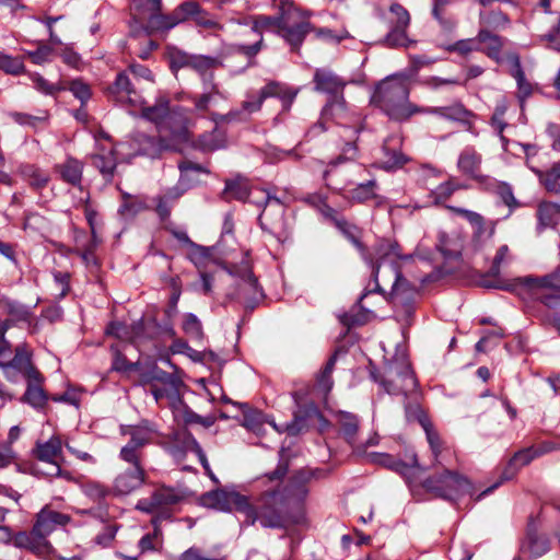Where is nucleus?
<instances>
[{
  "label": "nucleus",
  "mask_w": 560,
  "mask_h": 560,
  "mask_svg": "<svg viewBox=\"0 0 560 560\" xmlns=\"http://www.w3.org/2000/svg\"><path fill=\"white\" fill-rule=\"evenodd\" d=\"M518 287L528 288L533 292L550 290V294L541 295V301L548 307H556L560 301V266L552 272L542 277H523L515 279L512 283L498 285L502 290L516 292Z\"/></svg>",
  "instance_id": "nucleus-6"
},
{
  "label": "nucleus",
  "mask_w": 560,
  "mask_h": 560,
  "mask_svg": "<svg viewBox=\"0 0 560 560\" xmlns=\"http://www.w3.org/2000/svg\"><path fill=\"white\" fill-rule=\"evenodd\" d=\"M408 78L404 74H395L380 83L372 96V101L378 105L390 118L404 120L412 114L422 112L409 101Z\"/></svg>",
  "instance_id": "nucleus-4"
},
{
  "label": "nucleus",
  "mask_w": 560,
  "mask_h": 560,
  "mask_svg": "<svg viewBox=\"0 0 560 560\" xmlns=\"http://www.w3.org/2000/svg\"><path fill=\"white\" fill-rule=\"evenodd\" d=\"M285 472V468L279 467L266 476L273 485V489L264 492L258 500L256 517L262 527H282L284 514L293 509H300L308 494V490L302 485L280 487V480Z\"/></svg>",
  "instance_id": "nucleus-2"
},
{
  "label": "nucleus",
  "mask_w": 560,
  "mask_h": 560,
  "mask_svg": "<svg viewBox=\"0 0 560 560\" xmlns=\"http://www.w3.org/2000/svg\"><path fill=\"white\" fill-rule=\"evenodd\" d=\"M539 226L552 228L560 220V207L552 202H542L538 208Z\"/></svg>",
  "instance_id": "nucleus-34"
},
{
  "label": "nucleus",
  "mask_w": 560,
  "mask_h": 560,
  "mask_svg": "<svg viewBox=\"0 0 560 560\" xmlns=\"http://www.w3.org/2000/svg\"><path fill=\"white\" fill-rule=\"evenodd\" d=\"M436 248L447 258L456 257L463 248V240L457 234L450 235L444 231H440Z\"/></svg>",
  "instance_id": "nucleus-26"
},
{
  "label": "nucleus",
  "mask_w": 560,
  "mask_h": 560,
  "mask_svg": "<svg viewBox=\"0 0 560 560\" xmlns=\"http://www.w3.org/2000/svg\"><path fill=\"white\" fill-rule=\"evenodd\" d=\"M83 492L91 499L98 501L108 494V489L98 482H88L83 487Z\"/></svg>",
  "instance_id": "nucleus-58"
},
{
  "label": "nucleus",
  "mask_w": 560,
  "mask_h": 560,
  "mask_svg": "<svg viewBox=\"0 0 560 560\" xmlns=\"http://www.w3.org/2000/svg\"><path fill=\"white\" fill-rule=\"evenodd\" d=\"M93 164L104 175H112L116 167V159L113 151H108L106 154H95L93 156Z\"/></svg>",
  "instance_id": "nucleus-47"
},
{
  "label": "nucleus",
  "mask_w": 560,
  "mask_h": 560,
  "mask_svg": "<svg viewBox=\"0 0 560 560\" xmlns=\"http://www.w3.org/2000/svg\"><path fill=\"white\" fill-rule=\"evenodd\" d=\"M224 147V139L221 131L214 129L209 135L200 137L198 148L203 151H214Z\"/></svg>",
  "instance_id": "nucleus-42"
},
{
  "label": "nucleus",
  "mask_w": 560,
  "mask_h": 560,
  "mask_svg": "<svg viewBox=\"0 0 560 560\" xmlns=\"http://www.w3.org/2000/svg\"><path fill=\"white\" fill-rule=\"evenodd\" d=\"M311 13L307 11L299 10L290 0H280V16L271 19L268 16H260L257 19L255 26L262 30L276 31L291 47L292 49L299 48L304 37L311 31L315 32L316 37L327 42H340L349 37L346 30L340 31L338 34L329 28H313L307 22Z\"/></svg>",
  "instance_id": "nucleus-1"
},
{
  "label": "nucleus",
  "mask_w": 560,
  "mask_h": 560,
  "mask_svg": "<svg viewBox=\"0 0 560 560\" xmlns=\"http://www.w3.org/2000/svg\"><path fill=\"white\" fill-rule=\"evenodd\" d=\"M225 191L231 197L238 200H245L249 196L248 186L243 180H234L226 183Z\"/></svg>",
  "instance_id": "nucleus-52"
},
{
  "label": "nucleus",
  "mask_w": 560,
  "mask_h": 560,
  "mask_svg": "<svg viewBox=\"0 0 560 560\" xmlns=\"http://www.w3.org/2000/svg\"><path fill=\"white\" fill-rule=\"evenodd\" d=\"M182 328L190 338L200 340L203 337L200 319L192 313H187L183 317Z\"/></svg>",
  "instance_id": "nucleus-40"
},
{
  "label": "nucleus",
  "mask_w": 560,
  "mask_h": 560,
  "mask_svg": "<svg viewBox=\"0 0 560 560\" xmlns=\"http://www.w3.org/2000/svg\"><path fill=\"white\" fill-rule=\"evenodd\" d=\"M215 95H220V92L215 85H212L211 91L206 92L198 97V100L195 103L196 109H198V110L208 109L209 105L212 103L213 97Z\"/></svg>",
  "instance_id": "nucleus-64"
},
{
  "label": "nucleus",
  "mask_w": 560,
  "mask_h": 560,
  "mask_svg": "<svg viewBox=\"0 0 560 560\" xmlns=\"http://www.w3.org/2000/svg\"><path fill=\"white\" fill-rule=\"evenodd\" d=\"M345 101L342 97L336 98L330 102L323 110V118L328 116L340 118L341 114L345 112Z\"/></svg>",
  "instance_id": "nucleus-60"
},
{
  "label": "nucleus",
  "mask_w": 560,
  "mask_h": 560,
  "mask_svg": "<svg viewBox=\"0 0 560 560\" xmlns=\"http://www.w3.org/2000/svg\"><path fill=\"white\" fill-rule=\"evenodd\" d=\"M464 188L463 185L454 180H447L440 184L433 191L432 196L435 202H443L447 200L456 190Z\"/></svg>",
  "instance_id": "nucleus-46"
},
{
  "label": "nucleus",
  "mask_w": 560,
  "mask_h": 560,
  "mask_svg": "<svg viewBox=\"0 0 560 560\" xmlns=\"http://www.w3.org/2000/svg\"><path fill=\"white\" fill-rule=\"evenodd\" d=\"M9 116L21 126L36 127L47 120V116H33L25 113L12 112Z\"/></svg>",
  "instance_id": "nucleus-51"
},
{
  "label": "nucleus",
  "mask_w": 560,
  "mask_h": 560,
  "mask_svg": "<svg viewBox=\"0 0 560 560\" xmlns=\"http://www.w3.org/2000/svg\"><path fill=\"white\" fill-rule=\"evenodd\" d=\"M380 18L387 24L389 31L384 43L389 47H407L411 42L406 35L410 23L408 11L399 3H390L387 9L378 10Z\"/></svg>",
  "instance_id": "nucleus-7"
},
{
  "label": "nucleus",
  "mask_w": 560,
  "mask_h": 560,
  "mask_svg": "<svg viewBox=\"0 0 560 560\" xmlns=\"http://www.w3.org/2000/svg\"><path fill=\"white\" fill-rule=\"evenodd\" d=\"M383 152L384 159L381 162V167L386 171L396 170L408 162V158L405 154L400 151L389 149L387 145L383 148Z\"/></svg>",
  "instance_id": "nucleus-39"
},
{
  "label": "nucleus",
  "mask_w": 560,
  "mask_h": 560,
  "mask_svg": "<svg viewBox=\"0 0 560 560\" xmlns=\"http://www.w3.org/2000/svg\"><path fill=\"white\" fill-rule=\"evenodd\" d=\"M203 506L221 512H231L233 509L243 513L247 525L257 522L256 508L250 503L249 497L240 493L235 489H217L201 497Z\"/></svg>",
  "instance_id": "nucleus-5"
},
{
  "label": "nucleus",
  "mask_w": 560,
  "mask_h": 560,
  "mask_svg": "<svg viewBox=\"0 0 560 560\" xmlns=\"http://www.w3.org/2000/svg\"><path fill=\"white\" fill-rule=\"evenodd\" d=\"M132 5L139 24L147 23L150 16L161 11V0H132Z\"/></svg>",
  "instance_id": "nucleus-32"
},
{
  "label": "nucleus",
  "mask_w": 560,
  "mask_h": 560,
  "mask_svg": "<svg viewBox=\"0 0 560 560\" xmlns=\"http://www.w3.org/2000/svg\"><path fill=\"white\" fill-rule=\"evenodd\" d=\"M0 70L8 74L18 75L24 72L22 59L0 51Z\"/></svg>",
  "instance_id": "nucleus-41"
},
{
  "label": "nucleus",
  "mask_w": 560,
  "mask_h": 560,
  "mask_svg": "<svg viewBox=\"0 0 560 560\" xmlns=\"http://www.w3.org/2000/svg\"><path fill=\"white\" fill-rule=\"evenodd\" d=\"M119 457L131 465V468H142L140 465V448L129 442L121 447Z\"/></svg>",
  "instance_id": "nucleus-50"
},
{
  "label": "nucleus",
  "mask_w": 560,
  "mask_h": 560,
  "mask_svg": "<svg viewBox=\"0 0 560 560\" xmlns=\"http://www.w3.org/2000/svg\"><path fill=\"white\" fill-rule=\"evenodd\" d=\"M161 141L160 147L162 150L184 151L189 141V133L186 127L171 128L166 130V126L160 129Z\"/></svg>",
  "instance_id": "nucleus-18"
},
{
  "label": "nucleus",
  "mask_w": 560,
  "mask_h": 560,
  "mask_svg": "<svg viewBox=\"0 0 560 560\" xmlns=\"http://www.w3.org/2000/svg\"><path fill=\"white\" fill-rule=\"evenodd\" d=\"M447 208L454 213L465 218L475 229L472 243L476 249H481L483 247L482 242L489 241L492 237L493 230H486L485 220L481 214L459 207L448 206Z\"/></svg>",
  "instance_id": "nucleus-15"
},
{
  "label": "nucleus",
  "mask_w": 560,
  "mask_h": 560,
  "mask_svg": "<svg viewBox=\"0 0 560 560\" xmlns=\"http://www.w3.org/2000/svg\"><path fill=\"white\" fill-rule=\"evenodd\" d=\"M481 165V155L474 149H465L458 158L457 167L466 176L476 179L479 183H483L486 176L479 174Z\"/></svg>",
  "instance_id": "nucleus-20"
},
{
  "label": "nucleus",
  "mask_w": 560,
  "mask_h": 560,
  "mask_svg": "<svg viewBox=\"0 0 560 560\" xmlns=\"http://www.w3.org/2000/svg\"><path fill=\"white\" fill-rule=\"evenodd\" d=\"M125 433L130 435L129 443L140 450L145 445L153 443L155 439L160 436V432L156 427L149 421H143L139 425L131 427L129 431Z\"/></svg>",
  "instance_id": "nucleus-22"
},
{
  "label": "nucleus",
  "mask_w": 560,
  "mask_h": 560,
  "mask_svg": "<svg viewBox=\"0 0 560 560\" xmlns=\"http://www.w3.org/2000/svg\"><path fill=\"white\" fill-rule=\"evenodd\" d=\"M316 90L326 93H337L343 88L342 81L334 73L325 70H317L314 75Z\"/></svg>",
  "instance_id": "nucleus-30"
},
{
  "label": "nucleus",
  "mask_w": 560,
  "mask_h": 560,
  "mask_svg": "<svg viewBox=\"0 0 560 560\" xmlns=\"http://www.w3.org/2000/svg\"><path fill=\"white\" fill-rule=\"evenodd\" d=\"M0 368L4 376L11 382H16L20 377L38 378V372L31 365L30 352L24 345L15 348V355L11 361L0 362Z\"/></svg>",
  "instance_id": "nucleus-11"
},
{
  "label": "nucleus",
  "mask_w": 560,
  "mask_h": 560,
  "mask_svg": "<svg viewBox=\"0 0 560 560\" xmlns=\"http://www.w3.org/2000/svg\"><path fill=\"white\" fill-rule=\"evenodd\" d=\"M338 422L346 439L351 442L358 430V419L355 416L348 412L338 413Z\"/></svg>",
  "instance_id": "nucleus-43"
},
{
  "label": "nucleus",
  "mask_w": 560,
  "mask_h": 560,
  "mask_svg": "<svg viewBox=\"0 0 560 560\" xmlns=\"http://www.w3.org/2000/svg\"><path fill=\"white\" fill-rule=\"evenodd\" d=\"M152 395L155 401H159L160 399L167 397L173 406H175V404L182 405V400L179 399V396L175 388H153Z\"/></svg>",
  "instance_id": "nucleus-62"
},
{
  "label": "nucleus",
  "mask_w": 560,
  "mask_h": 560,
  "mask_svg": "<svg viewBox=\"0 0 560 560\" xmlns=\"http://www.w3.org/2000/svg\"><path fill=\"white\" fill-rule=\"evenodd\" d=\"M406 415L408 420L415 418L419 421V423L421 424L425 432L427 440L432 450V453L434 454V456H438L440 453L441 441L439 434L433 430L430 421L423 415L422 410L419 407H415L413 410L411 408H407Z\"/></svg>",
  "instance_id": "nucleus-23"
},
{
  "label": "nucleus",
  "mask_w": 560,
  "mask_h": 560,
  "mask_svg": "<svg viewBox=\"0 0 560 560\" xmlns=\"http://www.w3.org/2000/svg\"><path fill=\"white\" fill-rule=\"evenodd\" d=\"M61 177L72 184L78 185L82 178V164L78 160L68 159L62 165L59 166Z\"/></svg>",
  "instance_id": "nucleus-38"
},
{
  "label": "nucleus",
  "mask_w": 560,
  "mask_h": 560,
  "mask_svg": "<svg viewBox=\"0 0 560 560\" xmlns=\"http://www.w3.org/2000/svg\"><path fill=\"white\" fill-rule=\"evenodd\" d=\"M298 95V90L291 89L285 84L278 82H270L264 86L257 97L254 100H246L243 103V108L248 113H254L260 109L262 102L267 97H278L282 102V106L288 110Z\"/></svg>",
  "instance_id": "nucleus-10"
},
{
  "label": "nucleus",
  "mask_w": 560,
  "mask_h": 560,
  "mask_svg": "<svg viewBox=\"0 0 560 560\" xmlns=\"http://www.w3.org/2000/svg\"><path fill=\"white\" fill-rule=\"evenodd\" d=\"M424 487L448 500H455L471 490V485L465 477L450 470H445L438 477L429 478L425 480Z\"/></svg>",
  "instance_id": "nucleus-9"
},
{
  "label": "nucleus",
  "mask_w": 560,
  "mask_h": 560,
  "mask_svg": "<svg viewBox=\"0 0 560 560\" xmlns=\"http://www.w3.org/2000/svg\"><path fill=\"white\" fill-rule=\"evenodd\" d=\"M14 546L19 548H28L34 553L39 556H47L51 551V546L47 540H42L37 536H33V530L31 534H26L24 532L18 533L12 538Z\"/></svg>",
  "instance_id": "nucleus-24"
},
{
  "label": "nucleus",
  "mask_w": 560,
  "mask_h": 560,
  "mask_svg": "<svg viewBox=\"0 0 560 560\" xmlns=\"http://www.w3.org/2000/svg\"><path fill=\"white\" fill-rule=\"evenodd\" d=\"M525 155H526V163L528 167L539 177L542 178V172L539 170V167L535 164L534 159L536 155H538V148L530 144H523L522 145Z\"/></svg>",
  "instance_id": "nucleus-59"
},
{
  "label": "nucleus",
  "mask_w": 560,
  "mask_h": 560,
  "mask_svg": "<svg viewBox=\"0 0 560 560\" xmlns=\"http://www.w3.org/2000/svg\"><path fill=\"white\" fill-rule=\"evenodd\" d=\"M513 61V77L517 82L518 92L522 98L527 97L532 93L530 84L525 80L524 72L521 68V62L517 56L512 57Z\"/></svg>",
  "instance_id": "nucleus-45"
},
{
  "label": "nucleus",
  "mask_w": 560,
  "mask_h": 560,
  "mask_svg": "<svg viewBox=\"0 0 560 560\" xmlns=\"http://www.w3.org/2000/svg\"><path fill=\"white\" fill-rule=\"evenodd\" d=\"M376 261H370L372 272L377 284L380 281L392 284V298L396 305L404 303L416 292L415 288L401 277L399 268L410 261L418 252L412 255H402L397 243L382 242L375 248Z\"/></svg>",
  "instance_id": "nucleus-3"
},
{
  "label": "nucleus",
  "mask_w": 560,
  "mask_h": 560,
  "mask_svg": "<svg viewBox=\"0 0 560 560\" xmlns=\"http://www.w3.org/2000/svg\"><path fill=\"white\" fill-rule=\"evenodd\" d=\"M152 395L155 401H159L160 399L167 397L173 406H175V404L182 405V400L179 399V396L175 388H153Z\"/></svg>",
  "instance_id": "nucleus-61"
},
{
  "label": "nucleus",
  "mask_w": 560,
  "mask_h": 560,
  "mask_svg": "<svg viewBox=\"0 0 560 560\" xmlns=\"http://www.w3.org/2000/svg\"><path fill=\"white\" fill-rule=\"evenodd\" d=\"M3 307L15 320H26L31 316V310L27 306L14 301H4Z\"/></svg>",
  "instance_id": "nucleus-49"
},
{
  "label": "nucleus",
  "mask_w": 560,
  "mask_h": 560,
  "mask_svg": "<svg viewBox=\"0 0 560 560\" xmlns=\"http://www.w3.org/2000/svg\"><path fill=\"white\" fill-rule=\"evenodd\" d=\"M145 480L143 468H128L119 472L113 482V492L117 495H127L140 488Z\"/></svg>",
  "instance_id": "nucleus-13"
},
{
  "label": "nucleus",
  "mask_w": 560,
  "mask_h": 560,
  "mask_svg": "<svg viewBox=\"0 0 560 560\" xmlns=\"http://www.w3.org/2000/svg\"><path fill=\"white\" fill-rule=\"evenodd\" d=\"M135 107H140L142 116L158 125H171L175 120V113L172 115L168 113L166 102H161L151 107H143V102L141 101V105L137 103Z\"/></svg>",
  "instance_id": "nucleus-25"
},
{
  "label": "nucleus",
  "mask_w": 560,
  "mask_h": 560,
  "mask_svg": "<svg viewBox=\"0 0 560 560\" xmlns=\"http://www.w3.org/2000/svg\"><path fill=\"white\" fill-rule=\"evenodd\" d=\"M237 406L242 408L244 412L243 425L257 435L262 434V427L265 423L262 415L258 411L249 410L247 405L237 404Z\"/></svg>",
  "instance_id": "nucleus-37"
},
{
  "label": "nucleus",
  "mask_w": 560,
  "mask_h": 560,
  "mask_svg": "<svg viewBox=\"0 0 560 560\" xmlns=\"http://www.w3.org/2000/svg\"><path fill=\"white\" fill-rule=\"evenodd\" d=\"M109 93L117 102L127 103L132 107L136 106L137 103L141 105V98L132 89L130 79L125 72L117 75L114 84L109 88Z\"/></svg>",
  "instance_id": "nucleus-17"
},
{
  "label": "nucleus",
  "mask_w": 560,
  "mask_h": 560,
  "mask_svg": "<svg viewBox=\"0 0 560 560\" xmlns=\"http://www.w3.org/2000/svg\"><path fill=\"white\" fill-rule=\"evenodd\" d=\"M70 521L67 514L56 512L48 506L43 508L36 517V523L33 526V536H37L42 540L57 529L58 526H63Z\"/></svg>",
  "instance_id": "nucleus-12"
},
{
  "label": "nucleus",
  "mask_w": 560,
  "mask_h": 560,
  "mask_svg": "<svg viewBox=\"0 0 560 560\" xmlns=\"http://www.w3.org/2000/svg\"><path fill=\"white\" fill-rule=\"evenodd\" d=\"M335 223H336V226L342 232V234L349 241H351L359 249L362 250V245L358 238L359 230L354 225L348 223L345 220H335Z\"/></svg>",
  "instance_id": "nucleus-54"
},
{
  "label": "nucleus",
  "mask_w": 560,
  "mask_h": 560,
  "mask_svg": "<svg viewBox=\"0 0 560 560\" xmlns=\"http://www.w3.org/2000/svg\"><path fill=\"white\" fill-rule=\"evenodd\" d=\"M201 11L200 7L196 2H184L176 10L175 13L179 18V22H184L188 19H195L196 15Z\"/></svg>",
  "instance_id": "nucleus-55"
},
{
  "label": "nucleus",
  "mask_w": 560,
  "mask_h": 560,
  "mask_svg": "<svg viewBox=\"0 0 560 560\" xmlns=\"http://www.w3.org/2000/svg\"><path fill=\"white\" fill-rule=\"evenodd\" d=\"M52 48L49 46H40L35 51H30L28 56L31 60L36 65H42L50 60Z\"/></svg>",
  "instance_id": "nucleus-63"
},
{
  "label": "nucleus",
  "mask_w": 560,
  "mask_h": 560,
  "mask_svg": "<svg viewBox=\"0 0 560 560\" xmlns=\"http://www.w3.org/2000/svg\"><path fill=\"white\" fill-rule=\"evenodd\" d=\"M191 248V252L189 254V258L192 261V264L198 268H203L207 266V260L210 257V252L208 248L191 244L189 246Z\"/></svg>",
  "instance_id": "nucleus-53"
},
{
  "label": "nucleus",
  "mask_w": 560,
  "mask_h": 560,
  "mask_svg": "<svg viewBox=\"0 0 560 560\" xmlns=\"http://www.w3.org/2000/svg\"><path fill=\"white\" fill-rule=\"evenodd\" d=\"M422 112L434 114L451 120L465 122L469 121V118L472 116V114L469 110H467L462 104H453L451 106L444 107H433L429 109H422Z\"/></svg>",
  "instance_id": "nucleus-29"
},
{
  "label": "nucleus",
  "mask_w": 560,
  "mask_h": 560,
  "mask_svg": "<svg viewBox=\"0 0 560 560\" xmlns=\"http://www.w3.org/2000/svg\"><path fill=\"white\" fill-rule=\"evenodd\" d=\"M524 548L533 557H540L546 553L549 549L548 540L544 537L529 536L528 540L524 545Z\"/></svg>",
  "instance_id": "nucleus-48"
},
{
  "label": "nucleus",
  "mask_w": 560,
  "mask_h": 560,
  "mask_svg": "<svg viewBox=\"0 0 560 560\" xmlns=\"http://www.w3.org/2000/svg\"><path fill=\"white\" fill-rule=\"evenodd\" d=\"M31 79L34 82L35 89L45 95H55L66 89L61 81L57 83H49L45 78L37 73L32 74Z\"/></svg>",
  "instance_id": "nucleus-44"
},
{
  "label": "nucleus",
  "mask_w": 560,
  "mask_h": 560,
  "mask_svg": "<svg viewBox=\"0 0 560 560\" xmlns=\"http://www.w3.org/2000/svg\"><path fill=\"white\" fill-rule=\"evenodd\" d=\"M179 23V18L176 15L175 11L168 15H163L158 12L150 16L149 21L143 26L148 33L167 32Z\"/></svg>",
  "instance_id": "nucleus-28"
},
{
  "label": "nucleus",
  "mask_w": 560,
  "mask_h": 560,
  "mask_svg": "<svg viewBox=\"0 0 560 560\" xmlns=\"http://www.w3.org/2000/svg\"><path fill=\"white\" fill-rule=\"evenodd\" d=\"M62 454V442L58 435H51L47 441H37L34 455L37 459L51 464H58L57 459Z\"/></svg>",
  "instance_id": "nucleus-19"
},
{
  "label": "nucleus",
  "mask_w": 560,
  "mask_h": 560,
  "mask_svg": "<svg viewBox=\"0 0 560 560\" xmlns=\"http://www.w3.org/2000/svg\"><path fill=\"white\" fill-rule=\"evenodd\" d=\"M171 442L173 444L171 451L174 455H176L177 451L185 453L192 452L198 456V459L205 470L209 469V463L206 454L203 453L196 439L187 430H178L174 432Z\"/></svg>",
  "instance_id": "nucleus-14"
},
{
  "label": "nucleus",
  "mask_w": 560,
  "mask_h": 560,
  "mask_svg": "<svg viewBox=\"0 0 560 560\" xmlns=\"http://www.w3.org/2000/svg\"><path fill=\"white\" fill-rule=\"evenodd\" d=\"M376 182L374 179L358 184L346 191V197L353 202H365L376 197Z\"/></svg>",
  "instance_id": "nucleus-31"
},
{
  "label": "nucleus",
  "mask_w": 560,
  "mask_h": 560,
  "mask_svg": "<svg viewBox=\"0 0 560 560\" xmlns=\"http://www.w3.org/2000/svg\"><path fill=\"white\" fill-rule=\"evenodd\" d=\"M220 65V60L215 57L194 55L189 69L196 71L203 81H207L212 78L213 70Z\"/></svg>",
  "instance_id": "nucleus-27"
},
{
  "label": "nucleus",
  "mask_w": 560,
  "mask_h": 560,
  "mask_svg": "<svg viewBox=\"0 0 560 560\" xmlns=\"http://www.w3.org/2000/svg\"><path fill=\"white\" fill-rule=\"evenodd\" d=\"M166 56L172 71L177 72L179 69L190 68V62L194 55L172 46L167 47Z\"/></svg>",
  "instance_id": "nucleus-36"
},
{
  "label": "nucleus",
  "mask_w": 560,
  "mask_h": 560,
  "mask_svg": "<svg viewBox=\"0 0 560 560\" xmlns=\"http://www.w3.org/2000/svg\"><path fill=\"white\" fill-rule=\"evenodd\" d=\"M547 451L548 450H535L529 447L515 453L503 470L501 479H512L522 467L528 465L534 458L546 453Z\"/></svg>",
  "instance_id": "nucleus-21"
},
{
  "label": "nucleus",
  "mask_w": 560,
  "mask_h": 560,
  "mask_svg": "<svg viewBox=\"0 0 560 560\" xmlns=\"http://www.w3.org/2000/svg\"><path fill=\"white\" fill-rule=\"evenodd\" d=\"M386 373L388 380L384 381L382 385L388 394H406L416 387V378L406 361L405 350L398 352L396 362L388 366Z\"/></svg>",
  "instance_id": "nucleus-8"
},
{
  "label": "nucleus",
  "mask_w": 560,
  "mask_h": 560,
  "mask_svg": "<svg viewBox=\"0 0 560 560\" xmlns=\"http://www.w3.org/2000/svg\"><path fill=\"white\" fill-rule=\"evenodd\" d=\"M69 90L72 92L74 97L81 101L82 104L88 102L91 97L90 86L80 80H74L71 82Z\"/></svg>",
  "instance_id": "nucleus-57"
},
{
  "label": "nucleus",
  "mask_w": 560,
  "mask_h": 560,
  "mask_svg": "<svg viewBox=\"0 0 560 560\" xmlns=\"http://www.w3.org/2000/svg\"><path fill=\"white\" fill-rule=\"evenodd\" d=\"M336 357H332L326 364L325 369L320 373V375L317 378L318 386L325 392L328 393L331 389L332 381H331V373L334 370Z\"/></svg>",
  "instance_id": "nucleus-56"
},
{
  "label": "nucleus",
  "mask_w": 560,
  "mask_h": 560,
  "mask_svg": "<svg viewBox=\"0 0 560 560\" xmlns=\"http://www.w3.org/2000/svg\"><path fill=\"white\" fill-rule=\"evenodd\" d=\"M42 376L38 373V378L28 377L27 378V389L25 393V401L28 402L34 408H42L47 400V396L45 395L43 388L40 387Z\"/></svg>",
  "instance_id": "nucleus-33"
},
{
  "label": "nucleus",
  "mask_w": 560,
  "mask_h": 560,
  "mask_svg": "<svg viewBox=\"0 0 560 560\" xmlns=\"http://www.w3.org/2000/svg\"><path fill=\"white\" fill-rule=\"evenodd\" d=\"M179 500L178 493L171 488L158 489L150 499H141L137 509L145 513H154L164 506L176 503Z\"/></svg>",
  "instance_id": "nucleus-16"
},
{
  "label": "nucleus",
  "mask_w": 560,
  "mask_h": 560,
  "mask_svg": "<svg viewBox=\"0 0 560 560\" xmlns=\"http://www.w3.org/2000/svg\"><path fill=\"white\" fill-rule=\"evenodd\" d=\"M478 42L482 44V49L487 55L495 60L500 59V51L502 48V39L489 33L488 31H480L478 34Z\"/></svg>",
  "instance_id": "nucleus-35"
}]
</instances>
